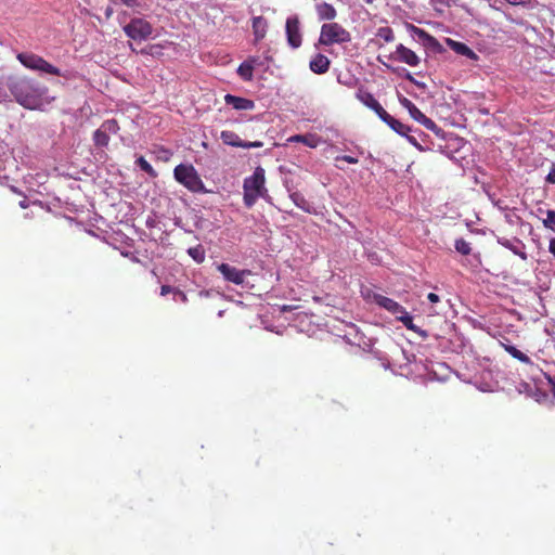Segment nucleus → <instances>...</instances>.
<instances>
[{"instance_id": "obj_23", "label": "nucleus", "mask_w": 555, "mask_h": 555, "mask_svg": "<svg viewBox=\"0 0 555 555\" xmlns=\"http://www.w3.org/2000/svg\"><path fill=\"white\" fill-rule=\"evenodd\" d=\"M291 199L293 201V203L298 207L300 208L301 210L306 211V212H311L312 211V205L309 201H307L305 198V196L299 193V192H293L291 195H289Z\"/></svg>"}, {"instance_id": "obj_11", "label": "nucleus", "mask_w": 555, "mask_h": 555, "mask_svg": "<svg viewBox=\"0 0 555 555\" xmlns=\"http://www.w3.org/2000/svg\"><path fill=\"white\" fill-rule=\"evenodd\" d=\"M373 298L374 302H376L379 307L386 309L387 311L391 312L393 315L397 317L400 313H403L404 308L393 299L383 296L380 294H373Z\"/></svg>"}, {"instance_id": "obj_52", "label": "nucleus", "mask_w": 555, "mask_h": 555, "mask_svg": "<svg viewBox=\"0 0 555 555\" xmlns=\"http://www.w3.org/2000/svg\"><path fill=\"white\" fill-rule=\"evenodd\" d=\"M231 281L234 282L235 284H242L244 282V280H238V279L231 280Z\"/></svg>"}, {"instance_id": "obj_5", "label": "nucleus", "mask_w": 555, "mask_h": 555, "mask_svg": "<svg viewBox=\"0 0 555 555\" xmlns=\"http://www.w3.org/2000/svg\"><path fill=\"white\" fill-rule=\"evenodd\" d=\"M17 60L23 66L30 70L38 72L40 74L62 76L60 68L33 52H21L17 54Z\"/></svg>"}, {"instance_id": "obj_45", "label": "nucleus", "mask_w": 555, "mask_h": 555, "mask_svg": "<svg viewBox=\"0 0 555 555\" xmlns=\"http://www.w3.org/2000/svg\"><path fill=\"white\" fill-rule=\"evenodd\" d=\"M427 299H428L430 302H433V304H436V302H438V301L440 300L439 296H438L437 294H435V293H429V294L427 295Z\"/></svg>"}, {"instance_id": "obj_2", "label": "nucleus", "mask_w": 555, "mask_h": 555, "mask_svg": "<svg viewBox=\"0 0 555 555\" xmlns=\"http://www.w3.org/2000/svg\"><path fill=\"white\" fill-rule=\"evenodd\" d=\"M264 169L257 167L251 176L246 177L243 181V201L247 208H251L258 198H267L268 190L266 189Z\"/></svg>"}, {"instance_id": "obj_10", "label": "nucleus", "mask_w": 555, "mask_h": 555, "mask_svg": "<svg viewBox=\"0 0 555 555\" xmlns=\"http://www.w3.org/2000/svg\"><path fill=\"white\" fill-rule=\"evenodd\" d=\"M498 243L504 246L505 248L509 249L513 254L519 256L521 259L527 258V254L525 251V244L519 238L499 237Z\"/></svg>"}, {"instance_id": "obj_1", "label": "nucleus", "mask_w": 555, "mask_h": 555, "mask_svg": "<svg viewBox=\"0 0 555 555\" xmlns=\"http://www.w3.org/2000/svg\"><path fill=\"white\" fill-rule=\"evenodd\" d=\"M5 85L12 99L25 109L43 111L55 100L47 86L27 76H8Z\"/></svg>"}, {"instance_id": "obj_39", "label": "nucleus", "mask_w": 555, "mask_h": 555, "mask_svg": "<svg viewBox=\"0 0 555 555\" xmlns=\"http://www.w3.org/2000/svg\"><path fill=\"white\" fill-rule=\"evenodd\" d=\"M361 294H362L363 298L366 299L367 301H374L373 294H376V293L373 292L369 287H362Z\"/></svg>"}, {"instance_id": "obj_46", "label": "nucleus", "mask_w": 555, "mask_h": 555, "mask_svg": "<svg viewBox=\"0 0 555 555\" xmlns=\"http://www.w3.org/2000/svg\"><path fill=\"white\" fill-rule=\"evenodd\" d=\"M125 5L129 8L137 7L139 4L138 0H120Z\"/></svg>"}, {"instance_id": "obj_53", "label": "nucleus", "mask_w": 555, "mask_h": 555, "mask_svg": "<svg viewBox=\"0 0 555 555\" xmlns=\"http://www.w3.org/2000/svg\"><path fill=\"white\" fill-rule=\"evenodd\" d=\"M496 206L499 207V209L501 210H506L507 209V206H504L503 205H500V204H496Z\"/></svg>"}, {"instance_id": "obj_44", "label": "nucleus", "mask_w": 555, "mask_h": 555, "mask_svg": "<svg viewBox=\"0 0 555 555\" xmlns=\"http://www.w3.org/2000/svg\"><path fill=\"white\" fill-rule=\"evenodd\" d=\"M434 4H439L441 7L450 8L453 0H431Z\"/></svg>"}, {"instance_id": "obj_6", "label": "nucleus", "mask_w": 555, "mask_h": 555, "mask_svg": "<svg viewBox=\"0 0 555 555\" xmlns=\"http://www.w3.org/2000/svg\"><path fill=\"white\" fill-rule=\"evenodd\" d=\"M125 34L135 41H143L151 37L153 27L143 18H132L127 25L124 26Z\"/></svg>"}, {"instance_id": "obj_33", "label": "nucleus", "mask_w": 555, "mask_h": 555, "mask_svg": "<svg viewBox=\"0 0 555 555\" xmlns=\"http://www.w3.org/2000/svg\"><path fill=\"white\" fill-rule=\"evenodd\" d=\"M188 253L197 263L203 262L205 259V251L202 246L191 247Z\"/></svg>"}, {"instance_id": "obj_12", "label": "nucleus", "mask_w": 555, "mask_h": 555, "mask_svg": "<svg viewBox=\"0 0 555 555\" xmlns=\"http://www.w3.org/2000/svg\"><path fill=\"white\" fill-rule=\"evenodd\" d=\"M396 56L398 61L405 63L410 66H417L421 62L416 53L411 49L404 47L402 43L397 46Z\"/></svg>"}, {"instance_id": "obj_51", "label": "nucleus", "mask_w": 555, "mask_h": 555, "mask_svg": "<svg viewBox=\"0 0 555 555\" xmlns=\"http://www.w3.org/2000/svg\"><path fill=\"white\" fill-rule=\"evenodd\" d=\"M113 13V9L112 8H107L106 11H105V15L106 17H109Z\"/></svg>"}, {"instance_id": "obj_49", "label": "nucleus", "mask_w": 555, "mask_h": 555, "mask_svg": "<svg viewBox=\"0 0 555 555\" xmlns=\"http://www.w3.org/2000/svg\"><path fill=\"white\" fill-rule=\"evenodd\" d=\"M548 249H550V251L552 253V255L555 257V238H552V240L550 241Z\"/></svg>"}, {"instance_id": "obj_8", "label": "nucleus", "mask_w": 555, "mask_h": 555, "mask_svg": "<svg viewBox=\"0 0 555 555\" xmlns=\"http://www.w3.org/2000/svg\"><path fill=\"white\" fill-rule=\"evenodd\" d=\"M408 30L411 35V37L422 43L425 48H428V49H431V50H439L440 49V43L438 42V40L433 37L431 35H429L427 31H425L424 29L422 28H418L412 24H408Z\"/></svg>"}, {"instance_id": "obj_18", "label": "nucleus", "mask_w": 555, "mask_h": 555, "mask_svg": "<svg viewBox=\"0 0 555 555\" xmlns=\"http://www.w3.org/2000/svg\"><path fill=\"white\" fill-rule=\"evenodd\" d=\"M411 117L420 122L421 125H423L426 129L433 131L434 133H436L438 137H440L442 134V129L440 127L437 126V124L428 118L424 113H422L418 107L413 111V114L411 115Z\"/></svg>"}, {"instance_id": "obj_43", "label": "nucleus", "mask_w": 555, "mask_h": 555, "mask_svg": "<svg viewBox=\"0 0 555 555\" xmlns=\"http://www.w3.org/2000/svg\"><path fill=\"white\" fill-rule=\"evenodd\" d=\"M546 181L555 184V164L552 165V168L546 177Z\"/></svg>"}, {"instance_id": "obj_26", "label": "nucleus", "mask_w": 555, "mask_h": 555, "mask_svg": "<svg viewBox=\"0 0 555 555\" xmlns=\"http://www.w3.org/2000/svg\"><path fill=\"white\" fill-rule=\"evenodd\" d=\"M219 272L223 278H243L245 271H238L236 268L231 267L228 263H221L218 266Z\"/></svg>"}, {"instance_id": "obj_54", "label": "nucleus", "mask_w": 555, "mask_h": 555, "mask_svg": "<svg viewBox=\"0 0 555 555\" xmlns=\"http://www.w3.org/2000/svg\"><path fill=\"white\" fill-rule=\"evenodd\" d=\"M176 294H178V295H179V296H181L183 299H185V296L183 295V293H181V292H179V291H178V292H176Z\"/></svg>"}, {"instance_id": "obj_22", "label": "nucleus", "mask_w": 555, "mask_h": 555, "mask_svg": "<svg viewBox=\"0 0 555 555\" xmlns=\"http://www.w3.org/2000/svg\"><path fill=\"white\" fill-rule=\"evenodd\" d=\"M220 139L222 142L227 145L234 146V147H242L243 140L233 131L231 130H223L220 133Z\"/></svg>"}, {"instance_id": "obj_28", "label": "nucleus", "mask_w": 555, "mask_h": 555, "mask_svg": "<svg viewBox=\"0 0 555 555\" xmlns=\"http://www.w3.org/2000/svg\"><path fill=\"white\" fill-rule=\"evenodd\" d=\"M135 164L142 171L147 173L150 177L154 178L157 176V172L154 170L152 165L143 156L138 157Z\"/></svg>"}, {"instance_id": "obj_15", "label": "nucleus", "mask_w": 555, "mask_h": 555, "mask_svg": "<svg viewBox=\"0 0 555 555\" xmlns=\"http://www.w3.org/2000/svg\"><path fill=\"white\" fill-rule=\"evenodd\" d=\"M380 120H383L386 125L389 126L391 130L398 133L401 137H408V132H414L413 129L401 122L400 120L392 117L390 114L386 113Z\"/></svg>"}, {"instance_id": "obj_21", "label": "nucleus", "mask_w": 555, "mask_h": 555, "mask_svg": "<svg viewBox=\"0 0 555 555\" xmlns=\"http://www.w3.org/2000/svg\"><path fill=\"white\" fill-rule=\"evenodd\" d=\"M247 60L249 64L253 65V70L260 69L262 72H267L270 67V63L272 62V56L267 53L262 56H249Z\"/></svg>"}, {"instance_id": "obj_13", "label": "nucleus", "mask_w": 555, "mask_h": 555, "mask_svg": "<svg viewBox=\"0 0 555 555\" xmlns=\"http://www.w3.org/2000/svg\"><path fill=\"white\" fill-rule=\"evenodd\" d=\"M224 102L227 105L232 106L236 111H250L255 107L254 101L230 93L224 95Z\"/></svg>"}, {"instance_id": "obj_41", "label": "nucleus", "mask_w": 555, "mask_h": 555, "mask_svg": "<svg viewBox=\"0 0 555 555\" xmlns=\"http://www.w3.org/2000/svg\"><path fill=\"white\" fill-rule=\"evenodd\" d=\"M261 146H262V142H260V141H254V142L243 141V145H242L243 149H254V147H261Z\"/></svg>"}, {"instance_id": "obj_34", "label": "nucleus", "mask_w": 555, "mask_h": 555, "mask_svg": "<svg viewBox=\"0 0 555 555\" xmlns=\"http://www.w3.org/2000/svg\"><path fill=\"white\" fill-rule=\"evenodd\" d=\"M414 132H408V137H404L413 146H415L420 151H424V147L418 142L417 138L415 137V133L418 134V137H425V134L420 130H414Z\"/></svg>"}, {"instance_id": "obj_55", "label": "nucleus", "mask_w": 555, "mask_h": 555, "mask_svg": "<svg viewBox=\"0 0 555 555\" xmlns=\"http://www.w3.org/2000/svg\"><path fill=\"white\" fill-rule=\"evenodd\" d=\"M373 0H366V2L371 3Z\"/></svg>"}, {"instance_id": "obj_30", "label": "nucleus", "mask_w": 555, "mask_h": 555, "mask_svg": "<svg viewBox=\"0 0 555 555\" xmlns=\"http://www.w3.org/2000/svg\"><path fill=\"white\" fill-rule=\"evenodd\" d=\"M376 36L383 39L385 42H391L395 40L393 31L388 26L378 28Z\"/></svg>"}, {"instance_id": "obj_38", "label": "nucleus", "mask_w": 555, "mask_h": 555, "mask_svg": "<svg viewBox=\"0 0 555 555\" xmlns=\"http://www.w3.org/2000/svg\"><path fill=\"white\" fill-rule=\"evenodd\" d=\"M404 72V78L410 80L412 83L416 85L420 88H425V83L416 80L410 72H408L405 68H402Z\"/></svg>"}, {"instance_id": "obj_40", "label": "nucleus", "mask_w": 555, "mask_h": 555, "mask_svg": "<svg viewBox=\"0 0 555 555\" xmlns=\"http://www.w3.org/2000/svg\"><path fill=\"white\" fill-rule=\"evenodd\" d=\"M336 162L343 160L348 164H357L359 160L357 157L350 156V155H340L335 158Z\"/></svg>"}, {"instance_id": "obj_17", "label": "nucleus", "mask_w": 555, "mask_h": 555, "mask_svg": "<svg viewBox=\"0 0 555 555\" xmlns=\"http://www.w3.org/2000/svg\"><path fill=\"white\" fill-rule=\"evenodd\" d=\"M448 47L459 55L466 56L469 60H478V55L464 42L447 39Z\"/></svg>"}, {"instance_id": "obj_42", "label": "nucleus", "mask_w": 555, "mask_h": 555, "mask_svg": "<svg viewBox=\"0 0 555 555\" xmlns=\"http://www.w3.org/2000/svg\"><path fill=\"white\" fill-rule=\"evenodd\" d=\"M505 1L512 5H522V7H529L531 3V0H505Z\"/></svg>"}, {"instance_id": "obj_29", "label": "nucleus", "mask_w": 555, "mask_h": 555, "mask_svg": "<svg viewBox=\"0 0 555 555\" xmlns=\"http://www.w3.org/2000/svg\"><path fill=\"white\" fill-rule=\"evenodd\" d=\"M100 128H102L103 131L105 133H107L108 135L111 133L115 134L119 131V125H118L117 120L114 118L104 120L102 122V125L100 126Z\"/></svg>"}, {"instance_id": "obj_4", "label": "nucleus", "mask_w": 555, "mask_h": 555, "mask_svg": "<svg viewBox=\"0 0 555 555\" xmlns=\"http://www.w3.org/2000/svg\"><path fill=\"white\" fill-rule=\"evenodd\" d=\"M351 41L350 33L338 23H325L321 26L319 44H344Z\"/></svg>"}, {"instance_id": "obj_35", "label": "nucleus", "mask_w": 555, "mask_h": 555, "mask_svg": "<svg viewBox=\"0 0 555 555\" xmlns=\"http://www.w3.org/2000/svg\"><path fill=\"white\" fill-rule=\"evenodd\" d=\"M398 100H399V103L401 104V106L404 107L409 112L410 116L413 114V111H415L417 108V106L412 101H410L408 98L403 96L402 94L398 95Z\"/></svg>"}, {"instance_id": "obj_9", "label": "nucleus", "mask_w": 555, "mask_h": 555, "mask_svg": "<svg viewBox=\"0 0 555 555\" xmlns=\"http://www.w3.org/2000/svg\"><path fill=\"white\" fill-rule=\"evenodd\" d=\"M356 96L363 105L374 111L379 118L387 113L371 92L359 89Z\"/></svg>"}, {"instance_id": "obj_27", "label": "nucleus", "mask_w": 555, "mask_h": 555, "mask_svg": "<svg viewBox=\"0 0 555 555\" xmlns=\"http://www.w3.org/2000/svg\"><path fill=\"white\" fill-rule=\"evenodd\" d=\"M93 142L98 147H106L109 143V135L99 128L93 132Z\"/></svg>"}, {"instance_id": "obj_31", "label": "nucleus", "mask_w": 555, "mask_h": 555, "mask_svg": "<svg viewBox=\"0 0 555 555\" xmlns=\"http://www.w3.org/2000/svg\"><path fill=\"white\" fill-rule=\"evenodd\" d=\"M454 247L456 251L462 255H469L472 251L470 244L466 242L464 238L455 240Z\"/></svg>"}, {"instance_id": "obj_50", "label": "nucleus", "mask_w": 555, "mask_h": 555, "mask_svg": "<svg viewBox=\"0 0 555 555\" xmlns=\"http://www.w3.org/2000/svg\"><path fill=\"white\" fill-rule=\"evenodd\" d=\"M170 292H172L171 287L170 286H167V285H164L162 286V292L160 294L164 296V295H167L169 294Z\"/></svg>"}, {"instance_id": "obj_20", "label": "nucleus", "mask_w": 555, "mask_h": 555, "mask_svg": "<svg viewBox=\"0 0 555 555\" xmlns=\"http://www.w3.org/2000/svg\"><path fill=\"white\" fill-rule=\"evenodd\" d=\"M287 142H289V143L300 142V143H304L305 145H307V146H309L311 149H315L320 144L321 139L317 134H312V133H309V134H295V135L289 137L287 139Z\"/></svg>"}, {"instance_id": "obj_36", "label": "nucleus", "mask_w": 555, "mask_h": 555, "mask_svg": "<svg viewBox=\"0 0 555 555\" xmlns=\"http://www.w3.org/2000/svg\"><path fill=\"white\" fill-rule=\"evenodd\" d=\"M7 77L0 79V102L10 101L12 95L5 85Z\"/></svg>"}, {"instance_id": "obj_16", "label": "nucleus", "mask_w": 555, "mask_h": 555, "mask_svg": "<svg viewBox=\"0 0 555 555\" xmlns=\"http://www.w3.org/2000/svg\"><path fill=\"white\" fill-rule=\"evenodd\" d=\"M268 21L263 16H255L251 21V28L255 43L261 41L268 31Z\"/></svg>"}, {"instance_id": "obj_3", "label": "nucleus", "mask_w": 555, "mask_h": 555, "mask_svg": "<svg viewBox=\"0 0 555 555\" xmlns=\"http://www.w3.org/2000/svg\"><path fill=\"white\" fill-rule=\"evenodd\" d=\"M173 176L175 179L189 191L194 193L206 192L205 185L194 166L180 164L176 166Z\"/></svg>"}, {"instance_id": "obj_25", "label": "nucleus", "mask_w": 555, "mask_h": 555, "mask_svg": "<svg viewBox=\"0 0 555 555\" xmlns=\"http://www.w3.org/2000/svg\"><path fill=\"white\" fill-rule=\"evenodd\" d=\"M504 349L506 352H508L514 359H517L518 361L522 362V363H526V364H532V361L531 359L526 354L524 353L522 351H520L519 349H517L515 346H512V345H504Z\"/></svg>"}, {"instance_id": "obj_7", "label": "nucleus", "mask_w": 555, "mask_h": 555, "mask_svg": "<svg viewBox=\"0 0 555 555\" xmlns=\"http://www.w3.org/2000/svg\"><path fill=\"white\" fill-rule=\"evenodd\" d=\"M285 35L288 46L298 49L302 43L301 24L298 15H291L286 18Z\"/></svg>"}, {"instance_id": "obj_47", "label": "nucleus", "mask_w": 555, "mask_h": 555, "mask_svg": "<svg viewBox=\"0 0 555 555\" xmlns=\"http://www.w3.org/2000/svg\"><path fill=\"white\" fill-rule=\"evenodd\" d=\"M546 379L552 387V391L555 393V378L550 375H546Z\"/></svg>"}, {"instance_id": "obj_48", "label": "nucleus", "mask_w": 555, "mask_h": 555, "mask_svg": "<svg viewBox=\"0 0 555 555\" xmlns=\"http://www.w3.org/2000/svg\"><path fill=\"white\" fill-rule=\"evenodd\" d=\"M155 223H156V221H155V219H154V218H152V217H149V218L146 219V222H145V224H146V227H147V228H154V227H155Z\"/></svg>"}, {"instance_id": "obj_32", "label": "nucleus", "mask_w": 555, "mask_h": 555, "mask_svg": "<svg viewBox=\"0 0 555 555\" xmlns=\"http://www.w3.org/2000/svg\"><path fill=\"white\" fill-rule=\"evenodd\" d=\"M397 320L400 321L406 328L414 331L415 325L413 323V318L403 309V313L397 315Z\"/></svg>"}, {"instance_id": "obj_19", "label": "nucleus", "mask_w": 555, "mask_h": 555, "mask_svg": "<svg viewBox=\"0 0 555 555\" xmlns=\"http://www.w3.org/2000/svg\"><path fill=\"white\" fill-rule=\"evenodd\" d=\"M315 12L320 21H333L337 15L336 9L327 2L317 3Z\"/></svg>"}, {"instance_id": "obj_37", "label": "nucleus", "mask_w": 555, "mask_h": 555, "mask_svg": "<svg viewBox=\"0 0 555 555\" xmlns=\"http://www.w3.org/2000/svg\"><path fill=\"white\" fill-rule=\"evenodd\" d=\"M543 224L555 231V210H547L546 211V218L543 220Z\"/></svg>"}, {"instance_id": "obj_14", "label": "nucleus", "mask_w": 555, "mask_h": 555, "mask_svg": "<svg viewBox=\"0 0 555 555\" xmlns=\"http://www.w3.org/2000/svg\"><path fill=\"white\" fill-rule=\"evenodd\" d=\"M331 61L330 59L322 54L317 53L309 63V68L312 73L321 75L325 74L330 69Z\"/></svg>"}, {"instance_id": "obj_24", "label": "nucleus", "mask_w": 555, "mask_h": 555, "mask_svg": "<svg viewBox=\"0 0 555 555\" xmlns=\"http://www.w3.org/2000/svg\"><path fill=\"white\" fill-rule=\"evenodd\" d=\"M236 73L244 81H251L254 79L253 65L249 64L247 59L240 64Z\"/></svg>"}]
</instances>
